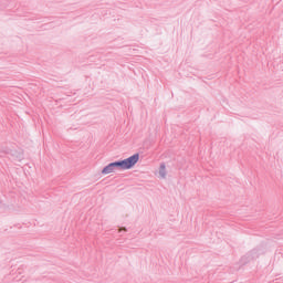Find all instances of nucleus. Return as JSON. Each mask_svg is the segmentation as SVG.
I'll return each mask as SVG.
<instances>
[{"instance_id": "obj_4", "label": "nucleus", "mask_w": 283, "mask_h": 283, "mask_svg": "<svg viewBox=\"0 0 283 283\" xmlns=\"http://www.w3.org/2000/svg\"><path fill=\"white\" fill-rule=\"evenodd\" d=\"M159 176L160 178H167V167L165 166V164H160Z\"/></svg>"}, {"instance_id": "obj_3", "label": "nucleus", "mask_w": 283, "mask_h": 283, "mask_svg": "<svg viewBox=\"0 0 283 283\" xmlns=\"http://www.w3.org/2000/svg\"><path fill=\"white\" fill-rule=\"evenodd\" d=\"M0 151L2 154H7L8 156H14V149L8 147V146H3Z\"/></svg>"}, {"instance_id": "obj_2", "label": "nucleus", "mask_w": 283, "mask_h": 283, "mask_svg": "<svg viewBox=\"0 0 283 283\" xmlns=\"http://www.w3.org/2000/svg\"><path fill=\"white\" fill-rule=\"evenodd\" d=\"M114 171H116V166H114V163H111L102 169V175L107 176L108 174H114Z\"/></svg>"}, {"instance_id": "obj_5", "label": "nucleus", "mask_w": 283, "mask_h": 283, "mask_svg": "<svg viewBox=\"0 0 283 283\" xmlns=\"http://www.w3.org/2000/svg\"><path fill=\"white\" fill-rule=\"evenodd\" d=\"M119 231H127V229H125V228H122V229H119Z\"/></svg>"}, {"instance_id": "obj_1", "label": "nucleus", "mask_w": 283, "mask_h": 283, "mask_svg": "<svg viewBox=\"0 0 283 283\" xmlns=\"http://www.w3.org/2000/svg\"><path fill=\"white\" fill-rule=\"evenodd\" d=\"M138 160H140V155L135 154L124 160L115 161L113 165L115 166L116 171L117 169L127 170L132 169V167H135Z\"/></svg>"}]
</instances>
